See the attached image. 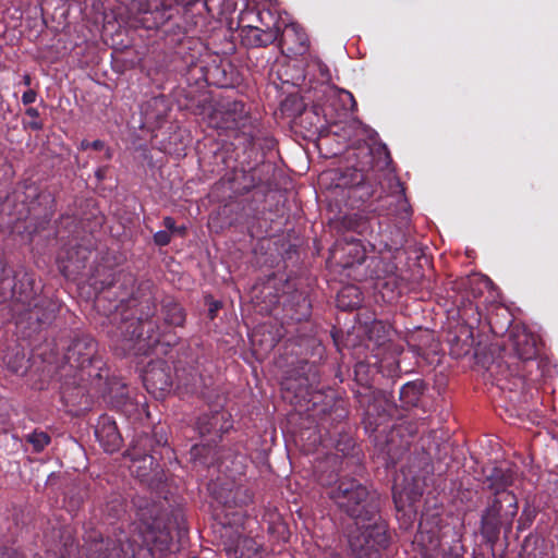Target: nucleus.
<instances>
[{
	"instance_id": "46",
	"label": "nucleus",
	"mask_w": 558,
	"mask_h": 558,
	"mask_svg": "<svg viewBox=\"0 0 558 558\" xmlns=\"http://www.w3.org/2000/svg\"><path fill=\"white\" fill-rule=\"evenodd\" d=\"M126 295H129V293H126V292H125V293L120 294V295H119V302H120V303H123V302L125 301Z\"/></svg>"
},
{
	"instance_id": "33",
	"label": "nucleus",
	"mask_w": 558,
	"mask_h": 558,
	"mask_svg": "<svg viewBox=\"0 0 558 558\" xmlns=\"http://www.w3.org/2000/svg\"><path fill=\"white\" fill-rule=\"evenodd\" d=\"M171 241L170 232L166 230H160L154 234V242L156 245L166 246Z\"/></svg>"
},
{
	"instance_id": "17",
	"label": "nucleus",
	"mask_w": 558,
	"mask_h": 558,
	"mask_svg": "<svg viewBox=\"0 0 558 558\" xmlns=\"http://www.w3.org/2000/svg\"><path fill=\"white\" fill-rule=\"evenodd\" d=\"M390 404L381 396L374 397V402L366 408V428L375 430L390 414Z\"/></svg>"
},
{
	"instance_id": "3",
	"label": "nucleus",
	"mask_w": 558,
	"mask_h": 558,
	"mask_svg": "<svg viewBox=\"0 0 558 558\" xmlns=\"http://www.w3.org/2000/svg\"><path fill=\"white\" fill-rule=\"evenodd\" d=\"M168 442L166 435L157 429L151 435H138L128 450L131 459L130 470L140 481L151 486L162 478V470L157 461V448Z\"/></svg>"
},
{
	"instance_id": "7",
	"label": "nucleus",
	"mask_w": 558,
	"mask_h": 558,
	"mask_svg": "<svg viewBox=\"0 0 558 558\" xmlns=\"http://www.w3.org/2000/svg\"><path fill=\"white\" fill-rule=\"evenodd\" d=\"M12 311L17 316V324L26 322L36 331L56 318L58 306L50 300L35 296L32 291L25 295L17 294L14 287Z\"/></svg>"
},
{
	"instance_id": "15",
	"label": "nucleus",
	"mask_w": 558,
	"mask_h": 558,
	"mask_svg": "<svg viewBox=\"0 0 558 558\" xmlns=\"http://www.w3.org/2000/svg\"><path fill=\"white\" fill-rule=\"evenodd\" d=\"M95 436L104 450L110 453L118 451L123 441L116 421L108 415L98 418Z\"/></svg>"
},
{
	"instance_id": "45",
	"label": "nucleus",
	"mask_w": 558,
	"mask_h": 558,
	"mask_svg": "<svg viewBox=\"0 0 558 558\" xmlns=\"http://www.w3.org/2000/svg\"><path fill=\"white\" fill-rule=\"evenodd\" d=\"M345 95H347V96L350 98V100L352 101V109H353L354 107H356V102H355V100H354V98H353V95H352L351 93H349V92H347V93H345Z\"/></svg>"
},
{
	"instance_id": "39",
	"label": "nucleus",
	"mask_w": 558,
	"mask_h": 558,
	"mask_svg": "<svg viewBox=\"0 0 558 558\" xmlns=\"http://www.w3.org/2000/svg\"><path fill=\"white\" fill-rule=\"evenodd\" d=\"M13 550L4 547H0V558H12Z\"/></svg>"
},
{
	"instance_id": "31",
	"label": "nucleus",
	"mask_w": 558,
	"mask_h": 558,
	"mask_svg": "<svg viewBox=\"0 0 558 558\" xmlns=\"http://www.w3.org/2000/svg\"><path fill=\"white\" fill-rule=\"evenodd\" d=\"M27 441L32 444L36 452H40L50 442V437L48 434L44 432L35 430L32 434L27 435Z\"/></svg>"
},
{
	"instance_id": "1",
	"label": "nucleus",
	"mask_w": 558,
	"mask_h": 558,
	"mask_svg": "<svg viewBox=\"0 0 558 558\" xmlns=\"http://www.w3.org/2000/svg\"><path fill=\"white\" fill-rule=\"evenodd\" d=\"M329 498L337 507L352 518L356 525L364 531L362 537L365 544L352 543L359 549V557L380 558V553L375 546L385 548L388 545L386 527L378 523L379 499L375 490L353 477H342L330 486Z\"/></svg>"
},
{
	"instance_id": "44",
	"label": "nucleus",
	"mask_w": 558,
	"mask_h": 558,
	"mask_svg": "<svg viewBox=\"0 0 558 558\" xmlns=\"http://www.w3.org/2000/svg\"><path fill=\"white\" fill-rule=\"evenodd\" d=\"M23 84H24L25 86H31V84H32L31 75L25 74V75L23 76Z\"/></svg>"
},
{
	"instance_id": "20",
	"label": "nucleus",
	"mask_w": 558,
	"mask_h": 558,
	"mask_svg": "<svg viewBox=\"0 0 558 558\" xmlns=\"http://www.w3.org/2000/svg\"><path fill=\"white\" fill-rule=\"evenodd\" d=\"M162 316L165 324L171 327H182L185 323L184 310L171 299L163 301Z\"/></svg>"
},
{
	"instance_id": "29",
	"label": "nucleus",
	"mask_w": 558,
	"mask_h": 558,
	"mask_svg": "<svg viewBox=\"0 0 558 558\" xmlns=\"http://www.w3.org/2000/svg\"><path fill=\"white\" fill-rule=\"evenodd\" d=\"M347 241V247L343 250L348 251L349 254H353V262L352 263H359L361 264L364 262L366 256V251L364 246L362 245L360 240H355L353 238H345Z\"/></svg>"
},
{
	"instance_id": "36",
	"label": "nucleus",
	"mask_w": 558,
	"mask_h": 558,
	"mask_svg": "<svg viewBox=\"0 0 558 558\" xmlns=\"http://www.w3.org/2000/svg\"><path fill=\"white\" fill-rule=\"evenodd\" d=\"M37 93L34 89H27L22 95V102L24 105H31L36 101Z\"/></svg>"
},
{
	"instance_id": "38",
	"label": "nucleus",
	"mask_w": 558,
	"mask_h": 558,
	"mask_svg": "<svg viewBox=\"0 0 558 558\" xmlns=\"http://www.w3.org/2000/svg\"><path fill=\"white\" fill-rule=\"evenodd\" d=\"M163 226L167 229L166 231L170 232V234L177 230L175 220L170 216L163 218Z\"/></svg>"
},
{
	"instance_id": "30",
	"label": "nucleus",
	"mask_w": 558,
	"mask_h": 558,
	"mask_svg": "<svg viewBox=\"0 0 558 558\" xmlns=\"http://www.w3.org/2000/svg\"><path fill=\"white\" fill-rule=\"evenodd\" d=\"M311 315V303L305 296H300L296 302V308L290 314V318L295 322H302Z\"/></svg>"
},
{
	"instance_id": "51",
	"label": "nucleus",
	"mask_w": 558,
	"mask_h": 558,
	"mask_svg": "<svg viewBox=\"0 0 558 558\" xmlns=\"http://www.w3.org/2000/svg\"><path fill=\"white\" fill-rule=\"evenodd\" d=\"M329 558H342V557L337 554H331Z\"/></svg>"
},
{
	"instance_id": "27",
	"label": "nucleus",
	"mask_w": 558,
	"mask_h": 558,
	"mask_svg": "<svg viewBox=\"0 0 558 558\" xmlns=\"http://www.w3.org/2000/svg\"><path fill=\"white\" fill-rule=\"evenodd\" d=\"M175 377L179 386H183L186 390L193 391L196 389L199 375L195 369L185 373L184 369H177Z\"/></svg>"
},
{
	"instance_id": "23",
	"label": "nucleus",
	"mask_w": 558,
	"mask_h": 558,
	"mask_svg": "<svg viewBox=\"0 0 558 558\" xmlns=\"http://www.w3.org/2000/svg\"><path fill=\"white\" fill-rule=\"evenodd\" d=\"M423 392V384L420 381H410L400 388V401L402 407H415Z\"/></svg>"
},
{
	"instance_id": "50",
	"label": "nucleus",
	"mask_w": 558,
	"mask_h": 558,
	"mask_svg": "<svg viewBox=\"0 0 558 558\" xmlns=\"http://www.w3.org/2000/svg\"><path fill=\"white\" fill-rule=\"evenodd\" d=\"M520 530L523 529V524H522V518L519 519V526H518Z\"/></svg>"
},
{
	"instance_id": "26",
	"label": "nucleus",
	"mask_w": 558,
	"mask_h": 558,
	"mask_svg": "<svg viewBox=\"0 0 558 558\" xmlns=\"http://www.w3.org/2000/svg\"><path fill=\"white\" fill-rule=\"evenodd\" d=\"M390 333V327L381 320H374L368 327L367 335L369 340L375 341L377 344L385 343Z\"/></svg>"
},
{
	"instance_id": "4",
	"label": "nucleus",
	"mask_w": 558,
	"mask_h": 558,
	"mask_svg": "<svg viewBox=\"0 0 558 558\" xmlns=\"http://www.w3.org/2000/svg\"><path fill=\"white\" fill-rule=\"evenodd\" d=\"M154 311L155 308L150 314H154ZM148 316L149 313L145 317L122 318L114 337L117 348L123 354L145 355L160 342L161 335L158 330H155V324Z\"/></svg>"
},
{
	"instance_id": "49",
	"label": "nucleus",
	"mask_w": 558,
	"mask_h": 558,
	"mask_svg": "<svg viewBox=\"0 0 558 558\" xmlns=\"http://www.w3.org/2000/svg\"><path fill=\"white\" fill-rule=\"evenodd\" d=\"M96 175L98 177V179H102V178H104V177H102V173H101V170H98V171L96 172Z\"/></svg>"
},
{
	"instance_id": "10",
	"label": "nucleus",
	"mask_w": 558,
	"mask_h": 558,
	"mask_svg": "<svg viewBox=\"0 0 558 558\" xmlns=\"http://www.w3.org/2000/svg\"><path fill=\"white\" fill-rule=\"evenodd\" d=\"M143 383L156 399L165 398L173 384L172 367L163 360L150 362L143 373Z\"/></svg>"
},
{
	"instance_id": "16",
	"label": "nucleus",
	"mask_w": 558,
	"mask_h": 558,
	"mask_svg": "<svg viewBox=\"0 0 558 558\" xmlns=\"http://www.w3.org/2000/svg\"><path fill=\"white\" fill-rule=\"evenodd\" d=\"M242 32L250 45L266 47L278 40L280 28L277 25L266 26V28L248 25L243 27Z\"/></svg>"
},
{
	"instance_id": "13",
	"label": "nucleus",
	"mask_w": 558,
	"mask_h": 558,
	"mask_svg": "<svg viewBox=\"0 0 558 558\" xmlns=\"http://www.w3.org/2000/svg\"><path fill=\"white\" fill-rule=\"evenodd\" d=\"M95 354L96 341L89 336H82L69 345L65 359L71 366L84 368L92 364Z\"/></svg>"
},
{
	"instance_id": "24",
	"label": "nucleus",
	"mask_w": 558,
	"mask_h": 558,
	"mask_svg": "<svg viewBox=\"0 0 558 558\" xmlns=\"http://www.w3.org/2000/svg\"><path fill=\"white\" fill-rule=\"evenodd\" d=\"M62 547L59 550L60 558H76L80 554L78 545L70 529H63L60 534Z\"/></svg>"
},
{
	"instance_id": "48",
	"label": "nucleus",
	"mask_w": 558,
	"mask_h": 558,
	"mask_svg": "<svg viewBox=\"0 0 558 558\" xmlns=\"http://www.w3.org/2000/svg\"><path fill=\"white\" fill-rule=\"evenodd\" d=\"M319 482L323 484V485H330V482L329 481H325L324 477H319Z\"/></svg>"
},
{
	"instance_id": "6",
	"label": "nucleus",
	"mask_w": 558,
	"mask_h": 558,
	"mask_svg": "<svg viewBox=\"0 0 558 558\" xmlns=\"http://www.w3.org/2000/svg\"><path fill=\"white\" fill-rule=\"evenodd\" d=\"M83 539L86 558H134L138 547L123 531L104 539L101 532L89 525L84 526Z\"/></svg>"
},
{
	"instance_id": "12",
	"label": "nucleus",
	"mask_w": 558,
	"mask_h": 558,
	"mask_svg": "<svg viewBox=\"0 0 558 558\" xmlns=\"http://www.w3.org/2000/svg\"><path fill=\"white\" fill-rule=\"evenodd\" d=\"M279 46L288 54L302 56L307 52L310 40L305 31L296 23L286 25L279 34Z\"/></svg>"
},
{
	"instance_id": "35",
	"label": "nucleus",
	"mask_w": 558,
	"mask_h": 558,
	"mask_svg": "<svg viewBox=\"0 0 558 558\" xmlns=\"http://www.w3.org/2000/svg\"><path fill=\"white\" fill-rule=\"evenodd\" d=\"M81 147L82 149H88V148H92V149H95V150H101L105 148V143L100 140H96V141H93V142H88V141H83L81 143Z\"/></svg>"
},
{
	"instance_id": "32",
	"label": "nucleus",
	"mask_w": 558,
	"mask_h": 558,
	"mask_svg": "<svg viewBox=\"0 0 558 558\" xmlns=\"http://www.w3.org/2000/svg\"><path fill=\"white\" fill-rule=\"evenodd\" d=\"M349 228L353 229L359 234H365L368 229V223L362 217L354 215L348 218Z\"/></svg>"
},
{
	"instance_id": "19",
	"label": "nucleus",
	"mask_w": 558,
	"mask_h": 558,
	"mask_svg": "<svg viewBox=\"0 0 558 558\" xmlns=\"http://www.w3.org/2000/svg\"><path fill=\"white\" fill-rule=\"evenodd\" d=\"M514 480L513 471L502 468H494L492 473L487 476L489 488L494 490V496H499L501 493H511L507 487L511 486Z\"/></svg>"
},
{
	"instance_id": "28",
	"label": "nucleus",
	"mask_w": 558,
	"mask_h": 558,
	"mask_svg": "<svg viewBox=\"0 0 558 558\" xmlns=\"http://www.w3.org/2000/svg\"><path fill=\"white\" fill-rule=\"evenodd\" d=\"M236 551H240L241 557L259 558V546L253 538H243L239 542Z\"/></svg>"
},
{
	"instance_id": "14",
	"label": "nucleus",
	"mask_w": 558,
	"mask_h": 558,
	"mask_svg": "<svg viewBox=\"0 0 558 558\" xmlns=\"http://www.w3.org/2000/svg\"><path fill=\"white\" fill-rule=\"evenodd\" d=\"M216 126L222 130H235L245 124L247 111L242 101H227L215 113Z\"/></svg>"
},
{
	"instance_id": "22",
	"label": "nucleus",
	"mask_w": 558,
	"mask_h": 558,
	"mask_svg": "<svg viewBox=\"0 0 558 558\" xmlns=\"http://www.w3.org/2000/svg\"><path fill=\"white\" fill-rule=\"evenodd\" d=\"M142 111L148 121H158L166 114L167 101L163 96L153 97L142 106Z\"/></svg>"
},
{
	"instance_id": "21",
	"label": "nucleus",
	"mask_w": 558,
	"mask_h": 558,
	"mask_svg": "<svg viewBox=\"0 0 558 558\" xmlns=\"http://www.w3.org/2000/svg\"><path fill=\"white\" fill-rule=\"evenodd\" d=\"M361 292L355 286L343 287L338 293V306L342 310H353L361 304Z\"/></svg>"
},
{
	"instance_id": "52",
	"label": "nucleus",
	"mask_w": 558,
	"mask_h": 558,
	"mask_svg": "<svg viewBox=\"0 0 558 558\" xmlns=\"http://www.w3.org/2000/svg\"><path fill=\"white\" fill-rule=\"evenodd\" d=\"M388 454H389V457H390L391 463H392V464H396L395 459H393V458L391 457V454H390V450L388 451Z\"/></svg>"
},
{
	"instance_id": "25",
	"label": "nucleus",
	"mask_w": 558,
	"mask_h": 558,
	"mask_svg": "<svg viewBox=\"0 0 558 558\" xmlns=\"http://www.w3.org/2000/svg\"><path fill=\"white\" fill-rule=\"evenodd\" d=\"M3 360L8 368L15 374H24L27 368L25 355L17 349L12 350V353L8 352Z\"/></svg>"
},
{
	"instance_id": "42",
	"label": "nucleus",
	"mask_w": 558,
	"mask_h": 558,
	"mask_svg": "<svg viewBox=\"0 0 558 558\" xmlns=\"http://www.w3.org/2000/svg\"><path fill=\"white\" fill-rule=\"evenodd\" d=\"M219 307V303H214L210 307H209V315L211 318L215 317V314H216V311L218 310Z\"/></svg>"
},
{
	"instance_id": "47",
	"label": "nucleus",
	"mask_w": 558,
	"mask_h": 558,
	"mask_svg": "<svg viewBox=\"0 0 558 558\" xmlns=\"http://www.w3.org/2000/svg\"><path fill=\"white\" fill-rule=\"evenodd\" d=\"M31 126L34 129V130H39L41 128V125L37 122H34L31 124Z\"/></svg>"
},
{
	"instance_id": "9",
	"label": "nucleus",
	"mask_w": 558,
	"mask_h": 558,
	"mask_svg": "<svg viewBox=\"0 0 558 558\" xmlns=\"http://www.w3.org/2000/svg\"><path fill=\"white\" fill-rule=\"evenodd\" d=\"M232 428L231 415L227 411H215L205 413L197 418L196 429L201 437L208 436L207 442L196 444L191 448V454L194 459L201 457L204 450L210 452V446L216 445L222 434Z\"/></svg>"
},
{
	"instance_id": "34",
	"label": "nucleus",
	"mask_w": 558,
	"mask_h": 558,
	"mask_svg": "<svg viewBox=\"0 0 558 558\" xmlns=\"http://www.w3.org/2000/svg\"><path fill=\"white\" fill-rule=\"evenodd\" d=\"M119 282H120L121 287H126V286L132 287L134 284V278L130 274H119L116 279V282L112 284V287H116V284Z\"/></svg>"
},
{
	"instance_id": "53",
	"label": "nucleus",
	"mask_w": 558,
	"mask_h": 558,
	"mask_svg": "<svg viewBox=\"0 0 558 558\" xmlns=\"http://www.w3.org/2000/svg\"><path fill=\"white\" fill-rule=\"evenodd\" d=\"M255 337H256V335H253V338H252L253 343L255 342Z\"/></svg>"
},
{
	"instance_id": "41",
	"label": "nucleus",
	"mask_w": 558,
	"mask_h": 558,
	"mask_svg": "<svg viewBox=\"0 0 558 558\" xmlns=\"http://www.w3.org/2000/svg\"><path fill=\"white\" fill-rule=\"evenodd\" d=\"M173 233H177V234L183 236L186 233V227H184V226L177 227V230H174Z\"/></svg>"
},
{
	"instance_id": "54",
	"label": "nucleus",
	"mask_w": 558,
	"mask_h": 558,
	"mask_svg": "<svg viewBox=\"0 0 558 558\" xmlns=\"http://www.w3.org/2000/svg\"><path fill=\"white\" fill-rule=\"evenodd\" d=\"M2 104V95L0 94V105Z\"/></svg>"
},
{
	"instance_id": "18",
	"label": "nucleus",
	"mask_w": 558,
	"mask_h": 558,
	"mask_svg": "<svg viewBox=\"0 0 558 558\" xmlns=\"http://www.w3.org/2000/svg\"><path fill=\"white\" fill-rule=\"evenodd\" d=\"M513 348L522 360H532L536 355V337L525 329L513 335Z\"/></svg>"
},
{
	"instance_id": "11",
	"label": "nucleus",
	"mask_w": 558,
	"mask_h": 558,
	"mask_svg": "<svg viewBox=\"0 0 558 558\" xmlns=\"http://www.w3.org/2000/svg\"><path fill=\"white\" fill-rule=\"evenodd\" d=\"M337 186L349 189V197L366 202L376 193L377 185L371 181V177L362 170L347 168L337 178Z\"/></svg>"
},
{
	"instance_id": "40",
	"label": "nucleus",
	"mask_w": 558,
	"mask_h": 558,
	"mask_svg": "<svg viewBox=\"0 0 558 558\" xmlns=\"http://www.w3.org/2000/svg\"><path fill=\"white\" fill-rule=\"evenodd\" d=\"M26 114L31 118H38L39 117V112L36 108H28L26 109Z\"/></svg>"
},
{
	"instance_id": "37",
	"label": "nucleus",
	"mask_w": 558,
	"mask_h": 558,
	"mask_svg": "<svg viewBox=\"0 0 558 558\" xmlns=\"http://www.w3.org/2000/svg\"><path fill=\"white\" fill-rule=\"evenodd\" d=\"M122 392L119 396V399L116 401L117 407L125 405L130 401L129 390L125 386H122Z\"/></svg>"
},
{
	"instance_id": "8",
	"label": "nucleus",
	"mask_w": 558,
	"mask_h": 558,
	"mask_svg": "<svg viewBox=\"0 0 558 558\" xmlns=\"http://www.w3.org/2000/svg\"><path fill=\"white\" fill-rule=\"evenodd\" d=\"M40 194L35 184L25 185L23 194H16L14 199L7 198L0 204V225L12 228L16 222L28 219L36 211Z\"/></svg>"
},
{
	"instance_id": "5",
	"label": "nucleus",
	"mask_w": 558,
	"mask_h": 558,
	"mask_svg": "<svg viewBox=\"0 0 558 558\" xmlns=\"http://www.w3.org/2000/svg\"><path fill=\"white\" fill-rule=\"evenodd\" d=\"M518 498L513 493L494 496L481 517V532L488 542H496L500 531L508 535L518 514Z\"/></svg>"
},
{
	"instance_id": "43",
	"label": "nucleus",
	"mask_w": 558,
	"mask_h": 558,
	"mask_svg": "<svg viewBox=\"0 0 558 558\" xmlns=\"http://www.w3.org/2000/svg\"><path fill=\"white\" fill-rule=\"evenodd\" d=\"M396 186L399 189V195H398V197H399V198H403L404 189H403L402 184H401L399 181H397Z\"/></svg>"
},
{
	"instance_id": "2",
	"label": "nucleus",
	"mask_w": 558,
	"mask_h": 558,
	"mask_svg": "<svg viewBox=\"0 0 558 558\" xmlns=\"http://www.w3.org/2000/svg\"><path fill=\"white\" fill-rule=\"evenodd\" d=\"M433 472L430 457L425 452L415 456L407 466L401 469L392 486V498L399 510L423 495Z\"/></svg>"
}]
</instances>
